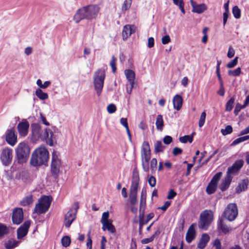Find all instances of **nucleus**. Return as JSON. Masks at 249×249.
<instances>
[{
    "label": "nucleus",
    "mask_w": 249,
    "mask_h": 249,
    "mask_svg": "<svg viewBox=\"0 0 249 249\" xmlns=\"http://www.w3.org/2000/svg\"><path fill=\"white\" fill-rule=\"evenodd\" d=\"M99 11L100 7L97 4L83 6L76 11L73 19L76 23L84 19L91 20L96 18Z\"/></svg>",
    "instance_id": "1"
},
{
    "label": "nucleus",
    "mask_w": 249,
    "mask_h": 249,
    "mask_svg": "<svg viewBox=\"0 0 249 249\" xmlns=\"http://www.w3.org/2000/svg\"><path fill=\"white\" fill-rule=\"evenodd\" d=\"M49 152L44 146H40L32 154L30 163L34 166L45 164L49 159Z\"/></svg>",
    "instance_id": "2"
},
{
    "label": "nucleus",
    "mask_w": 249,
    "mask_h": 249,
    "mask_svg": "<svg viewBox=\"0 0 249 249\" xmlns=\"http://www.w3.org/2000/svg\"><path fill=\"white\" fill-rule=\"evenodd\" d=\"M16 159L19 164L25 163L29 157L30 153V147L25 142L19 143L15 150Z\"/></svg>",
    "instance_id": "3"
},
{
    "label": "nucleus",
    "mask_w": 249,
    "mask_h": 249,
    "mask_svg": "<svg viewBox=\"0 0 249 249\" xmlns=\"http://www.w3.org/2000/svg\"><path fill=\"white\" fill-rule=\"evenodd\" d=\"M105 77V70L102 69L97 70L93 75L94 88L98 96H100L102 93Z\"/></svg>",
    "instance_id": "4"
},
{
    "label": "nucleus",
    "mask_w": 249,
    "mask_h": 249,
    "mask_svg": "<svg viewBox=\"0 0 249 249\" xmlns=\"http://www.w3.org/2000/svg\"><path fill=\"white\" fill-rule=\"evenodd\" d=\"M139 185V175L138 172H134L129 190V200L131 205L137 203V191Z\"/></svg>",
    "instance_id": "5"
},
{
    "label": "nucleus",
    "mask_w": 249,
    "mask_h": 249,
    "mask_svg": "<svg viewBox=\"0 0 249 249\" xmlns=\"http://www.w3.org/2000/svg\"><path fill=\"white\" fill-rule=\"evenodd\" d=\"M51 203V199L49 196H43L39 200L34 208V213L38 214L46 213L49 209Z\"/></svg>",
    "instance_id": "6"
},
{
    "label": "nucleus",
    "mask_w": 249,
    "mask_h": 249,
    "mask_svg": "<svg viewBox=\"0 0 249 249\" xmlns=\"http://www.w3.org/2000/svg\"><path fill=\"white\" fill-rule=\"evenodd\" d=\"M143 170L148 172L149 170V160L150 159V149L148 142L144 141L142 145L141 152Z\"/></svg>",
    "instance_id": "7"
},
{
    "label": "nucleus",
    "mask_w": 249,
    "mask_h": 249,
    "mask_svg": "<svg viewBox=\"0 0 249 249\" xmlns=\"http://www.w3.org/2000/svg\"><path fill=\"white\" fill-rule=\"evenodd\" d=\"M213 220V213L211 210H206L200 214L198 227L206 230Z\"/></svg>",
    "instance_id": "8"
},
{
    "label": "nucleus",
    "mask_w": 249,
    "mask_h": 249,
    "mask_svg": "<svg viewBox=\"0 0 249 249\" xmlns=\"http://www.w3.org/2000/svg\"><path fill=\"white\" fill-rule=\"evenodd\" d=\"M223 216L230 221H233L238 215V209L235 203H230L225 208Z\"/></svg>",
    "instance_id": "9"
},
{
    "label": "nucleus",
    "mask_w": 249,
    "mask_h": 249,
    "mask_svg": "<svg viewBox=\"0 0 249 249\" xmlns=\"http://www.w3.org/2000/svg\"><path fill=\"white\" fill-rule=\"evenodd\" d=\"M78 209V203L75 202L72 208L65 215L64 222V224L66 227H70L73 221L75 219Z\"/></svg>",
    "instance_id": "10"
},
{
    "label": "nucleus",
    "mask_w": 249,
    "mask_h": 249,
    "mask_svg": "<svg viewBox=\"0 0 249 249\" xmlns=\"http://www.w3.org/2000/svg\"><path fill=\"white\" fill-rule=\"evenodd\" d=\"M61 166V162L59 158L58 154L56 152L53 151L52 158L51 173L55 178L58 176Z\"/></svg>",
    "instance_id": "11"
},
{
    "label": "nucleus",
    "mask_w": 249,
    "mask_h": 249,
    "mask_svg": "<svg viewBox=\"0 0 249 249\" xmlns=\"http://www.w3.org/2000/svg\"><path fill=\"white\" fill-rule=\"evenodd\" d=\"M109 212L108 211L103 213L101 222L103 225L102 230L104 231L107 230L112 233H114L115 231V228L112 224V220L108 219Z\"/></svg>",
    "instance_id": "12"
},
{
    "label": "nucleus",
    "mask_w": 249,
    "mask_h": 249,
    "mask_svg": "<svg viewBox=\"0 0 249 249\" xmlns=\"http://www.w3.org/2000/svg\"><path fill=\"white\" fill-rule=\"evenodd\" d=\"M13 158V150L12 149L6 147L2 149L0 159L4 166H8L11 162Z\"/></svg>",
    "instance_id": "13"
},
{
    "label": "nucleus",
    "mask_w": 249,
    "mask_h": 249,
    "mask_svg": "<svg viewBox=\"0 0 249 249\" xmlns=\"http://www.w3.org/2000/svg\"><path fill=\"white\" fill-rule=\"evenodd\" d=\"M45 141L46 143L51 146H53L56 143V139L52 131L49 129H45L43 133L41 139Z\"/></svg>",
    "instance_id": "14"
},
{
    "label": "nucleus",
    "mask_w": 249,
    "mask_h": 249,
    "mask_svg": "<svg viewBox=\"0 0 249 249\" xmlns=\"http://www.w3.org/2000/svg\"><path fill=\"white\" fill-rule=\"evenodd\" d=\"M30 226V222L26 221L17 230V238L21 240L27 234Z\"/></svg>",
    "instance_id": "15"
},
{
    "label": "nucleus",
    "mask_w": 249,
    "mask_h": 249,
    "mask_svg": "<svg viewBox=\"0 0 249 249\" xmlns=\"http://www.w3.org/2000/svg\"><path fill=\"white\" fill-rule=\"evenodd\" d=\"M23 219V213L22 209L16 208L13 213L12 221L14 224L18 225L20 224Z\"/></svg>",
    "instance_id": "16"
},
{
    "label": "nucleus",
    "mask_w": 249,
    "mask_h": 249,
    "mask_svg": "<svg viewBox=\"0 0 249 249\" xmlns=\"http://www.w3.org/2000/svg\"><path fill=\"white\" fill-rule=\"evenodd\" d=\"M243 160H236L231 167L228 168L227 175L231 176V174H236L243 166Z\"/></svg>",
    "instance_id": "17"
},
{
    "label": "nucleus",
    "mask_w": 249,
    "mask_h": 249,
    "mask_svg": "<svg viewBox=\"0 0 249 249\" xmlns=\"http://www.w3.org/2000/svg\"><path fill=\"white\" fill-rule=\"evenodd\" d=\"M136 30V27L133 25H125L122 32V37L123 40H126L131 34L135 33Z\"/></svg>",
    "instance_id": "18"
},
{
    "label": "nucleus",
    "mask_w": 249,
    "mask_h": 249,
    "mask_svg": "<svg viewBox=\"0 0 249 249\" xmlns=\"http://www.w3.org/2000/svg\"><path fill=\"white\" fill-rule=\"evenodd\" d=\"M190 3L192 7V11L194 13L201 14L207 9L206 5L204 3L198 4L193 0H190Z\"/></svg>",
    "instance_id": "19"
},
{
    "label": "nucleus",
    "mask_w": 249,
    "mask_h": 249,
    "mask_svg": "<svg viewBox=\"0 0 249 249\" xmlns=\"http://www.w3.org/2000/svg\"><path fill=\"white\" fill-rule=\"evenodd\" d=\"M31 129L33 137L36 140L37 139H42L43 133L41 132L40 126L38 124H33L31 125Z\"/></svg>",
    "instance_id": "20"
},
{
    "label": "nucleus",
    "mask_w": 249,
    "mask_h": 249,
    "mask_svg": "<svg viewBox=\"0 0 249 249\" xmlns=\"http://www.w3.org/2000/svg\"><path fill=\"white\" fill-rule=\"evenodd\" d=\"M6 140L8 144L11 146L15 145L17 142V136L13 129H9L6 132Z\"/></svg>",
    "instance_id": "21"
},
{
    "label": "nucleus",
    "mask_w": 249,
    "mask_h": 249,
    "mask_svg": "<svg viewBox=\"0 0 249 249\" xmlns=\"http://www.w3.org/2000/svg\"><path fill=\"white\" fill-rule=\"evenodd\" d=\"M196 224H192L189 228L186 235V240L190 243L196 237V232L195 229Z\"/></svg>",
    "instance_id": "22"
},
{
    "label": "nucleus",
    "mask_w": 249,
    "mask_h": 249,
    "mask_svg": "<svg viewBox=\"0 0 249 249\" xmlns=\"http://www.w3.org/2000/svg\"><path fill=\"white\" fill-rule=\"evenodd\" d=\"M29 124L28 122L24 121L19 123L18 125V129L19 134L22 136H25L27 134Z\"/></svg>",
    "instance_id": "23"
},
{
    "label": "nucleus",
    "mask_w": 249,
    "mask_h": 249,
    "mask_svg": "<svg viewBox=\"0 0 249 249\" xmlns=\"http://www.w3.org/2000/svg\"><path fill=\"white\" fill-rule=\"evenodd\" d=\"M217 226L218 229L221 230L224 234H228L232 230V228L227 225L222 219L219 220Z\"/></svg>",
    "instance_id": "24"
},
{
    "label": "nucleus",
    "mask_w": 249,
    "mask_h": 249,
    "mask_svg": "<svg viewBox=\"0 0 249 249\" xmlns=\"http://www.w3.org/2000/svg\"><path fill=\"white\" fill-rule=\"evenodd\" d=\"M183 99L182 97L178 94L176 95L173 99L174 108L177 110H179L182 106Z\"/></svg>",
    "instance_id": "25"
},
{
    "label": "nucleus",
    "mask_w": 249,
    "mask_h": 249,
    "mask_svg": "<svg viewBox=\"0 0 249 249\" xmlns=\"http://www.w3.org/2000/svg\"><path fill=\"white\" fill-rule=\"evenodd\" d=\"M210 240L209 236L206 233L202 234L197 247L199 249H203L206 246L208 242Z\"/></svg>",
    "instance_id": "26"
},
{
    "label": "nucleus",
    "mask_w": 249,
    "mask_h": 249,
    "mask_svg": "<svg viewBox=\"0 0 249 249\" xmlns=\"http://www.w3.org/2000/svg\"><path fill=\"white\" fill-rule=\"evenodd\" d=\"M154 216L153 213H150L147 215L146 218L144 214V209L140 210L139 219L141 220L142 224H146Z\"/></svg>",
    "instance_id": "27"
},
{
    "label": "nucleus",
    "mask_w": 249,
    "mask_h": 249,
    "mask_svg": "<svg viewBox=\"0 0 249 249\" xmlns=\"http://www.w3.org/2000/svg\"><path fill=\"white\" fill-rule=\"evenodd\" d=\"M19 243L20 241L11 238L5 241L4 245L6 249H13L18 247Z\"/></svg>",
    "instance_id": "28"
},
{
    "label": "nucleus",
    "mask_w": 249,
    "mask_h": 249,
    "mask_svg": "<svg viewBox=\"0 0 249 249\" xmlns=\"http://www.w3.org/2000/svg\"><path fill=\"white\" fill-rule=\"evenodd\" d=\"M231 181V177L227 175L223 182L221 183L220 188L222 191H225L230 186Z\"/></svg>",
    "instance_id": "29"
},
{
    "label": "nucleus",
    "mask_w": 249,
    "mask_h": 249,
    "mask_svg": "<svg viewBox=\"0 0 249 249\" xmlns=\"http://www.w3.org/2000/svg\"><path fill=\"white\" fill-rule=\"evenodd\" d=\"M124 74L127 79L129 84L134 83V80L135 77V72L131 70H126L124 71Z\"/></svg>",
    "instance_id": "30"
},
{
    "label": "nucleus",
    "mask_w": 249,
    "mask_h": 249,
    "mask_svg": "<svg viewBox=\"0 0 249 249\" xmlns=\"http://www.w3.org/2000/svg\"><path fill=\"white\" fill-rule=\"evenodd\" d=\"M33 202L32 195H28L24 197L20 201V204L22 206H27Z\"/></svg>",
    "instance_id": "31"
},
{
    "label": "nucleus",
    "mask_w": 249,
    "mask_h": 249,
    "mask_svg": "<svg viewBox=\"0 0 249 249\" xmlns=\"http://www.w3.org/2000/svg\"><path fill=\"white\" fill-rule=\"evenodd\" d=\"M165 146L160 141H156L154 144V151L156 153L162 152L165 148Z\"/></svg>",
    "instance_id": "32"
},
{
    "label": "nucleus",
    "mask_w": 249,
    "mask_h": 249,
    "mask_svg": "<svg viewBox=\"0 0 249 249\" xmlns=\"http://www.w3.org/2000/svg\"><path fill=\"white\" fill-rule=\"evenodd\" d=\"M156 125L158 130L161 131L163 127V120L162 116L159 115L157 116L156 121Z\"/></svg>",
    "instance_id": "33"
},
{
    "label": "nucleus",
    "mask_w": 249,
    "mask_h": 249,
    "mask_svg": "<svg viewBox=\"0 0 249 249\" xmlns=\"http://www.w3.org/2000/svg\"><path fill=\"white\" fill-rule=\"evenodd\" d=\"M248 180L246 179L243 180L237 186V193H239L242 191H245L248 187Z\"/></svg>",
    "instance_id": "34"
},
{
    "label": "nucleus",
    "mask_w": 249,
    "mask_h": 249,
    "mask_svg": "<svg viewBox=\"0 0 249 249\" xmlns=\"http://www.w3.org/2000/svg\"><path fill=\"white\" fill-rule=\"evenodd\" d=\"M146 200V190L142 189L141 193V197L140 200V210L144 209Z\"/></svg>",
    "instance_id": "35"
},
{
    "label": "nucleus",
    "mask_w": 249,
    "mask_h": 249,
    "mask_svg": "<svg viewBox=\"0 0 249 249\" xmlns=\"http://www.w3.org/2000/svg\"><path fill=\"white\" fill-rule=\"evenodd\" d=\"M36 95L40 100H44L48 98V94L43 92V91L40 89H38L36 90Z\"/></svg>",
    "instance_id": "36"
},
{
    "label": "nucleus",
    "mask_w": 249,
    "mask_h": 249,
    "mask_svg": "<svg viewBox=\"0 0 249 249\" xmlns=\"http://www.w3.org/2000/svg\"><path fill=\"white\" fill-rule=\"evenodd\" d=\"M216 187L217 185L216 184L210 182L206 188V192L209 195L213 194L215 192Z\"/></svg>",
    "instance_id": "37"
},
{
    "label": "nucleus",
    "mask_w": 249,
    "mask_h": 249,
    "mask_svg": "<svg viewBox=\"0 0 249 249\" xmlns=\"http://www.w3.org/2000/svg\"><path fill=\"white\" fill-rule=\"evenodd\" d=\"M61 242L63 247H68L71 243V239L69 236H65L62 238Z\"/></svg>",
    "instance_id": "38"
},
{
    "label": "nucleus",
    "mask_w": 249,
    "mask_h": 249,
    "mask_svg": "<svg viewBox=\"0 0 249 249\" xmlns=\"http://www.w3.org/2000/svg\"><path fill=\"white\" fill-rule=\"evenodd\" d=\"M248 140H249V135H246L245 136L241 137L235 140L231 143V145H237L240 142L246 141Z\"/></svg>",
    "instance_id": "39"
},
{
    "label": "nucleus",
    "mask_w": 249,
    "mask_h": 249,
    "mask_svg": "<svg viewBox=\"0 0 249 249\" xmlns=\"http://www.w3.org/2000/svg\"><path fill=\"white\" fill-rule=\"evenodd\" d=\"M9 229L4 225L0 224V239L2 238L4 235L8 233Z\"/></svg>",
    "instance_id": "40"
},
{
    "label": "nucleus",
    "mask_w": 249,
    "mask_h": 249,
    "mask_svg": "<svg viewBox=\"0 0 249 249\" xmlns=\"http://www.w3.org/2000/svg\"><path fill=\"white\" fill-rule=\"evenodd\" d=\"M232 12L235 18H240L241 10L237 6H235L232 8Z\"/></svg>",
    "instance_id": "41"
},
{
    "label": "nucleus",
    "mask_w": 249,
    "mask_h": 249,
    "mask_svg": "<svg viewBox=\"0 0 249 249\" xmlns=\"http://www.w3.org/2000/svg\"><path fill=\"white\" fill-rule=\"evenodd\" d=\"M234 102V98L233 97H231L226 104V111H230L232 110Z\"/></svg>",
    "instance_id": "42"
},
{
    "label": "nucleus",
    "mask_w": 249,
    "mask_h": 249,
    "mask_svg": "<svg viewBox=\"0 0 249 249\" xmlns=\"http://www.w3.org/2000/svg\"><path fill=\"white\" fill-rule=\"evenodd\" d=\"M241 73V70L240 67L237 68L234 70H229L228 71V74L233 76H238Z\"/></svg>",
    "instance_id": "43"
},
{
    "label": "nucleus",
    "mask_w": 249,
    "mask_h": 249,
    "mask_svg": "<svg viewBox=\"0 0 249 249\" xmlns=\"http://www.w3.org/2000/svg\"><path fill=\"white\" fill-rule=\"evenodd\" d=\"M232 132V127L231 125H227L225 129H222L221 130V133L225 136L231 133Z\"/></svg>",
    "instance_id": "44"
},
{
    "label": "nucleus",
    "mask_w": 249,
    "mask_h": 249,
    "mask_svg": "<svg viewBox=\"0 0 249 249\" xmlns=\"http://www.w3.org/2000/svg\"><path fill=\"white\" fill-rule=\"evenodd\" d=\"M179 141L182 143H186L189 142L191 143L193 141V137L190 135H185L179 138Z\"/></svg>",
    "instance_id": "45"
},
{
    "label": "nucleus",
    "mask_w": 249,
    "mask_h": 249,
    "mask_svg": "<svg viewBox=\"0 0 249 249\" xmlns=\"http://www.w3.org/2000/svg\"><path fill=\"white\" fill-rule=\"evenodd\" d=\"M222 176V173L218 172L216 173L213 178L212 179L211 181V183H213L217 185V182L219 180L220 178Z\"/></svg>",
    "instance_id": "46"
},
{
    "label": "nucleus",
    "mask_w": 249,
    "mask_h": 249,
    "mask_svg": "<svg viewBox=\"0 0 249 249\" xmlns=\"http://www.w3.org/2000/svg\"><path fill=\"white\" fill-rule=\"evenodd\" d=\"M157 160L156 159L153 158L150 161V169L152 173L154 172L157 169Z\"/></svg>",
    "instance_id": "47"
},
{
    "label": "nucleus",
    "mask_w": 249,
    "mask_h": 249,
    "mask_svg": "<svg viewBox=\"0 0 249 249\" xmlns=\"http://www.w3.org/2000/svg\"><path fill=\"white\" fill-rule=\"evenodd\" d=\"M206 116V114L204 111L201 113L198 122V126L199 127H201L204 125L205 121Z\"/></svg>",
    "instance_id": "48"
},
{
    "label": "nucleus",
    "mask_w": 249,
    "mask_h": 249,
    "mask_svg": "<svg viewBox=\"0 0 249 249\" xmlns=\"http://www.w3.org/2000/svg\"><path fill=\"white\" fill-rule=\"evenodd\" d=\"M147 178H148V182L149 185L152 187H154L156 184V178L152 176H149V175L148 176Z\"/></svg>",
    "instance_id": "49"
},
{
    "label": "nucleus",
    "mask_w": 249,
    "mask_h": 249,
    "mask_svg": "<svg viewBox=\"0 0 249 249\" xmlns=\"http://www.w3.org/2000/svg\"><path fill=\"white\" fill-rule=\"evenodd\" d=\"M238 57L237 56L235 57L227 65V67L228 68H232L234 67L238 63Z\"/></svg>",
    "instance_id": "50"
},
{
    "label": "nucleus",
    "mask_w": 249,
    "mask_h": 249,
    "mask_svg": "<svg viewBox=\"0 0 249 249\" xmlns=\"http://www.w3.org/2000/svg\"><path fill=\"white\" fill-rule=\"evenodd\" d=\"M131 5V0H125L122 6V10L126 11Z\"/></svg>",
    "instance_id": "51"
},
{
    "label": "nucleus",
    "mask_w": 249,
    "mask_h": 249,
    "mask_svg": "<svg viewBox=\"0 0 249 249\" xmlns=\"http://www.w3.org/2000/svg\"><path fill=\"white\" fill-rule=\"evenodd\" d=\"M107 111L109 113L112 114L114 113L116 110V106L113 104H110L107 107Z\"/></svg>",
    "instance_id": "52"
},
{
    "label": "nucleus",
    "mask_w": 249,
    "mask_h": 249,
    "mask_svg": "<svg viewBox=\"0 0 249 249\" xmlns=\"http://www.w3.org/2000/svg\"><path fill=\"white\" fill-rule=\"evenodd\" d=\"M116 59L114 56H112L111 58V60L110 62V65L112 68V72L114 73L116 71Z\"/></svg>",
    "instance_id": "53"
},
{
    "label": "nucleus",
    "mask_w": 249,
    "mask_h": 249,
    "mask_svg": "<svg viewBox=\"0 0 249 249\" xmlns=\"http://www.w3.org/2000/svg\"><path fill=\"white\" fill-rule=\"evenodd\" d=\"M244 108H245V107H243V105H241L239 103L236 104L234 110V113L236 115L242 109Z\"/></svg>",
    "instance_id": "54"
},
{
    "label": "nucleus",
    "mask_w": 249,
    "mask_h": 249,
    "mask_svg": "<svg viewBox=\"0 0 249 249\" xmlns=\"http://www.w3.org/2000/svg\"><path fill=\"white\" fill-rule=\"evenodd\" d=\"M172 141V138L170 136H166L163 139V142L165 144H169Z\"/></svg>",
    "instance_id": "55"
},
{
    "label": "nucleus",
    "mask_w": 249,
    "mask_h": 249,
    "mask_svg": "<svg viewBox=\"0 0 249 249\" xmlns=\"http://www.w3.org/2000/svg\"><path fill=\"white\" fill-rule=\"evenodd\" d=\"M120 123L123 126H124L125 127L126 129H127V128H129L127 123V120L126 118H122L120 119Z\"/></svg>",
    "instance_id": "56"
},
{
    "label": "nucleus",
    "mask_w": 249,
    "mask_h": 249,
    "mask_svg": "<svg viewBox=\"0 0 249 249\" xmlns=\"http://www.w3.org/2000/svg\"><path fill=\"white\" fill-rule=\"evenodd\" d=\"M171 41V39L168 35L163 36L161 38V42L163 44H166Z\"/></svg>",
    "instance_id": "57"
},
{
    "label": "nucleus",
    "mask_w": 249,
    "mask_h": 249,
    "mask_svg": "<svg viewBox=\"0 0 249 249\" xmlns=\"http://www.w3.org/2000/svg\"><path fill=\"white\" fill-rule=\"evenodd\" d=\"M182 152V150L181 148H178V147H175L173 150V154L175 156H177L179 154H181Z\"/></svg>",
    "instance_id": "58"
},
{
    "label": "nucleus",
    "mask_w": 249,
    "mask_h": 249,
    "mask_svg": "<svg viewBox=\"0 0 249 249\" xmlns=\"http://www.w3.org/2000/svg\"><path fill=\"white\" fill-rule=\"evenodd\" d=\"M88 238L87 242V246L89 248V249H92V240L90 236V231L89 232L88 234Z\"/></svg>",
    "instance_id": "59"
},
{
    "label": "nucleus",
    "mask_w": 249,
    "mask_h": 249,
    "mask_svg": "<svg viewBox=\"0 0 249 249\" xmlns=\"http://www.w3.org/2000/svg\"><path fill=\"white\" fill-rule=\"evenodd\" d=\"M139 128L142 130H145L147 129V125L146 123L143 121H142L138 125Z\"/></svg>",
    "instance_id": "60"
},
{
    "label": "nucleus",
    "mask_w": 249,
    "mask_h": 249,
    "mask_svg": "<svg viewBox=\"0 0 249 249\" xmlns=\"http://www.w3.org/2000/svg\"><path fill=\"white\" fill-rule=\"evenodd\" d=\"M234 54L235 51L234 49L231 47H230L227 53V56L231 58L234 56Z\"/></svg>",
    "instance_id": "61"
},
{
    "label": "nucleus",
    "mask_w": 249,
    "mask_h": 249,
    "mask_svg": "<svg viewBox=\"0 0 249 249\" xmlns=\"http://www.w3.org/2000/svg\"><path fill=\"white\" fill-rule=\"evenodd\" d=\"M177 194L173 190H170L168 193L167 198L168 199H173L176 196Z\"/></svg>",
    "instance_id": "62"
},
{
    "label": "nucleus",
    "mask_w": 249,
    "mask_h": 249,
    "mask_svg": "<svg viewBox=\"0 0 249 249\" xmlns=\"http://www.w3.org/2000/svg\"><path fill=\"white\" fill-rule=\"evenodd\" d=\"M154 45V39L152 37H149L148 38V44L147 46L148 48H151Z\"/></svg>",
    "instance_id": "63"
},
{
    "label": "nucleus",
    "mask_w": 249,
    "mask_h": 249,
    "mask_svg": "<svg viewBox=\"0 0 249 249\" xmlns=\"http://www.w3.org/2000/svg\"><path fill=\"white\" fill-rule=\"evenodd\" d=\"M213 246L215 247V249H221V242L218 239H216L213 242Z\"/></svg>",
    "instance_id": "64"
}]
</instances>
